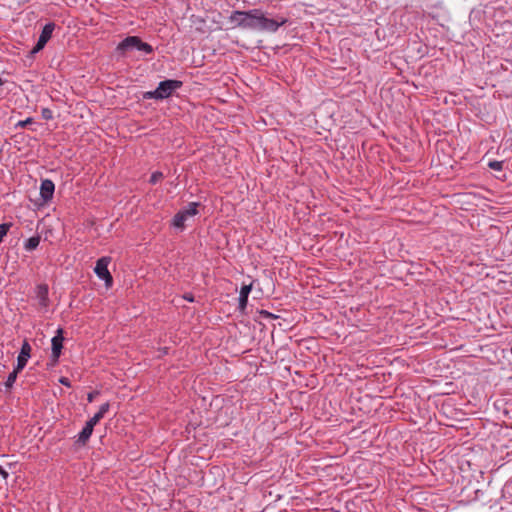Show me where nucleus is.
<instances>
[{"label":"nucleus","instance_id":"f257e3e1","mask_svg":"<svg viewBox=\"0 0 512 512\" xmlns=\"http://www.w3.org/2000/svg\"><path fill=\"white\" fill-rule=\"evenodd\" d=\"M262 10L251 9L248 11L235 10L231 13L229 20L237 22L236 26L244 29H259Z\"/></svg>","mask_w":512,"mask_h":512},{"label":"nucleus","instance_id":"f03ea898","mask_svg":"<svg viewBox=\"0 0 512 512\" xmlns=\"http://www.w3.org/2000/svg\"><path fill=\"white\" fill-rule=\"evenodd\" d=\"M134 49L143 51L146 54H152L154 51L153 47L149 43L143 42L139 36H127L117 46V51L121 54Z\"/></svg>","mask_w":512,"mask_h":512},{"label":"nucleus","instance_id":"7ed1b4c3","mask_svg":"<svg viewBox=\"0 0 512 512\" xmlns=\"http://www.w3.org/2000/svg\"><path fill=\"white\" fill-rule=\"evenodd\" d=\"M111 260L112 259L109 256L101 257L96 261V265L94 268L95 274L99 279L105 282V286L107 288H110L113 285V276L108 270V265L110 264Z\"/></svg>","mask_w":512,"mask_h":512},{"label":"nucleus","instance_id":"20e7f679","mask_svg":"<svg viewBox=\"0 0 512 512\" xmlns=\"http://www.w3.org/2000/svg\"><path fill=\"white\" fill-rule=\"evenodd\" d=\"M183 86V82L176 79H166L158 84L157 90L160 99H166L173 95V93Z\"/></svg>","mask_w":512,"mask_h":512},{"label":"nucleus","instance_id":"39448f33","mask_svg":"<svg viewBox=\"0 0 512 512\" xmlns=\"http://www.w3.org/2000/svg\"><path fill=\"white\" fill-rule=\"evenodd\" d=\"M55 27L56 25L54 22H49L46 25H44L38 38V41L31 51L32 53H37L45 47V45L51 39Z\"/></svg>","mask_w":512,"mask_h":512},{"label":"nucleus","instance_id":"423d86ee","mask_svg":"<svg viewBox=\"0 0 512 512\" xmlns=\"http://www.w3.org/2000/svg\"><path fill=\"white\" fill-rule=\"evenodd\" d=\"M260 19L261 20H260V25H259L258 30H265V31H270V32L277 31L280 26H283L284 24L287 23L286 18L282 17V18H280V20L267 18V17H265L263 12H262V16Z\"/></svg>","mask_w":512,"mask_h":512},{"label":"nucleus","instance_id":"0eeeda50","mask_svg":"<svg viewBox=\"0 0 512 512\" xmlns=\"http://www.w3.org/2000/svg\"><path fill=\"white\" fill-rule=\"evenodd\" d=\"M64 330L62 328H58L56 331V335L51 340V353L52 358L54 360H59L62 349H63V342H64Z\"/></svg>","mask_w":512,"mask_h":512},{"label":"nucleus","instance_id":"6e6552de","mask_svg":"<svg viewBox=\"0 0 512 512\" xmlns=\"http://www.w3.org/2000/svg\"><path fill=\"white\" fill-rule=\"evenodd\" d=\"M31 346L27 340H24L20 349V353L17 357V370H23L27 365V362L31 356Z\"/></svg>","mask_w":512,"mask_h":512},{"label":"nucleus","instance_id":"1a4fd4ad","mask_svg":"<svg viewBox=\"0 0 512 512\" xmlns=\"http://www.w3.org/2000/svg\"><path fill=\"white\" fill-rule=\"evenodd\" d=\"M55 191V184L50 179H43L40 185V196L43 203H48L52 200Z\"/></svg>","mask_w":512,"mask_h":512},{"label":"nucleus","instance_id":"9d476101","mask_svg":"<svg viewBox=\"0 0 512 512\" xmlns=\"http://www.w3.org/2000/svg\"><path fill=\"white\" fill-rule=\"evenodd\" d=\"M252 287H253V283L243 284L240 289V294H239V298H238V309L241 312H245V309L248 304V297L252 290Z\"/></svg>","mask_w":512,"mask_h":512},{"label":"nucleus","instance_id":"9b49d317","mask_svg":"<svg viewBox=\"0 0 512 512\" xmlns=\"http://www.w3.org/2000/svg\"><path fill=\"white\" fill-rule=\"evenodd\" d=\"M49 288L47 284H39L36 287V297L39 300V305L43 308H47L49 306Z\"/></svg>","mask_w":512,"mask_h":512},{"label":"nucleus","instance_id":"f8f14e48","mask_svg":"<svg viewBox=\"0 0 512 512\" xmlns=\"http://www.w3.org/2000/svg\"><path fill=\"white\" fill-rule=\"evenodd\" d=\"M94 427H92L90 424H85L83 429L78 434V438L75 441V444L79 446H85L87 442L89 441L92 433H93Z\"/></svg>","mask_w":512,"mask_h":512},{"label":"nucleus","instance_id":"ddd939ff","mask_svg":"<svg viewBox=\"0 0 512 512\" xmlns=\"http://www.w3.org/2000/svg\"><path fill=\"white\" fill-rule=\"evenodd\" d=\"M109 408H110L109 402L102 404L99 408V411L92 418H90L86 423L90 424L92 427H95V425L97 423H99L100 420L104 417V415L108 412Z\"/></svg>","mask_w":512,"mask_h":512},{"label":"nucleus","instance_id":"4468645a","mask_svg":"<svg viewBox=\"0 0 512 512\" xmlns=\"http://www.w3.org/2000/svg\"><path fill=\"white\" fill-rule=\"evenodd\" d=\"M40 241H41V237L39 234L28 238L24 243L25 250L26 251L35 250L39 246Z\"/></svg>","mask_w":512,"mask_h":512},{"label":"nucleus","instance_id":"2eb2a0df","mask_svg":"<svg viewBox=\"0 0 512 512\" xmlns=\"http://www.w3.org/2000/svg\"><path fill=\"white\" fill-rule=\"evenodd\" d=\"M201 206L200 202H190L185 208L181 209L187 217L195 216L198 214V208Z\"/></svg>","mask_w":512,"mask_h":512},{"label":"nucleus","instance_id":"dca6fc26","mask_svg":"<svg viewBox=\"0 0 512 512\" xmlns=\"http://www.w3.org/2000/svg\"><path fill=\"white\" fill-rule=\"evenodd\" d=\"M187 218L188 217L182 211H178L173 217L172 225L183 229L185 227V221Z\"/></svg>","mask_w":512,"mask_h":512},{"label":"nucleus","instance_id":"f3484780","mask_svg":"<svg viewBox=\"0 0 512 512\" xmlns=\"http://www.w3.org/2000/svg\"><path fill=\"white\" fill-rule=\"evenodd\" d=\"M22 370H17V367L15 366L13 371L8 375L7 380L5 382V387L7 390L12 389L14 383L16 382L18 373H20Z\"/></svg>","mask_w":512,"mask_h":512},{"label":"nucleus","instance_id":"a211bd4d","mask_svg":"<svg viewBox=\"0 0 512 512\" xmlns=\"http://www.w3.org/2000/svg\"><path fill=\"white\" fill-rule=\"evenodd\" d=\"M34 124V119L32 117H28L25 120H20L15 124V129L18 128H27L30 125Z\"/></svg>","mask_w":512,"mask_h":512},{"label":"nucleus","instance_id":"6ab92c4d","mask_svg":"<svg viewBox=\"0 0 512 512\" xmlns=\"http://www.w3.org/2000/svg\"><path fill=\"white\" fill-rule=\"evenodd\" d=\"M143 98L144 99H155V100H161L160 99V95H159V92L157 90V88L153 91H147V92H144L143 94Z\"/></svg>","mask_w":512,"mask_h":512},{"label":"nucleus","instance_id":"aec40b11","mask_svg":"<svg viewBox=\"0 0 512 512\" xmlns=\"http://www.w3.org/2000/svg\"><path fill=\"white\" fill-rule=\"evenodd\" d=\"M503 166H504V161H496V160H494V161H490L488 163V167L490 169L497 170V171L502 170Z\"/></svg>","mask_w":512,"mask_h":512},{"label":"nucleus","instance_id":"412c9836","mask_svg":"<svg viewBox=\"0 0 512 512\" xmlns=\"http://www.w3.org/2000/svg\"><path fill=\"white\" fill-rule=\"evenodd\" d=\"M163 173L160 172V171H156L154 173H152L150 179H149V183L150 184H156L157 182H159L161 179H163Z\"/></svg>","mask_w":512,"mask_h":512},{"label":"nucleus","instance_id":"4be33fe9","mask_svg":"<svg viewBox=\"0 0 512 512\" xmlns=\"http://www.w3.org/2000/svg\"><path fill=\"white\" fill-rule=\"evenodd\" d=\"M41 116L45 120H51L53 118L52 110H50L49 108H42Z\"/></svg>","mask_w":512,"mask_h":512},{"label":"nucleus","instance_id":"5701e85b","mask_svg":"<svg viewBox=\"0 0 512 512\" xmlns=\"http://www.w3.org/2000/svg\"><path fill=\"white\" fill-rule=\"evenodd\" d=\"M259 315L262 318H266V319H276V318H278V316L272 314L271 312H269L267 310H260L259 311Z\"/></svg>","mask_w":512,"mask_h":512},{"label":"nucleus","instance_id":"b1692460","mask_svg":"<svg viewBox=\"0 0 512 512\" xmlns=\"http://www.w3.org/2000/svg\"><path fill=\"white\" fill-rule=\"evenodd\" d=\"M59 383L62 384L63 386L71 387L70 380L67 377H64V376L59 378Z\"/></svg>","mask_w":512,"mask_h":512},{"label":"nucleus","instance_id":"393cba45","mask_svg":"<svg viewBox=\"0 0 512 512\" xmlns=\"http://www.w3.org/2000/svg\"><path fill=\"white\" fill-rule=\"evenodd\" d=\"M97 395H99V391H92V392L88 393L87 400L89 402H93Z\"/></svg>","mask_w":512,"mask_h":512},{"label":"nucleus","instance_id":"a878e982","mask_svg":"<svg viewBox=\"0 0 512 512\" xmlns=\"http://www.w3.org/2000/svg\"><path fill=\"white\" fill-rule=\"evenodd\" d=\"M183 299L187 300L188 302H194L195 301V297L192 293H185L183 295Z\"/></svg>","mask_w":512,"mask_h":512},{"label":"nucleus","instance_id":"bb28decb","mask_svg":"<svg viewBox=\"0 0 512 512\" xmlns=\"http://www.w3.org/2000/svg\"><path fill=\"white\" fill-rule=\"evenodd\" d=\"M0 475L3 477L4 481L6 482L7 478L9 477V473L0 465Z\"/></svg>","mask_w":512,"mask_h":512},{"label":"nucleus","instance_id":"cd10ccee","mask_svg":"<svg viewBox=\"0 0 512 512\" xmlns=\"http://www.w3.org/2000/svg\"><path fill=\"white\" fill-rule=\"evenodd\" d=\"M59 360H54L52 358V355L50 356V363H48L49 366H55L56 364H58Z\"/></svg>","mask_w":512,"mask_h":512},{"label":"nucleus","instance_id":"c85d7f7f","mask_svg":"<svg viewBox=\"0 0 512 512\" xmlns=\"http://www.w3.org/2000/svg\"><path fill=\"white\" fill-rule=\"evenodd\" d=\"M4 84V81L2 80V78L0 77V86H2Z\"/></svg>","mask_w":512,"mask_h":512}]
</instances>
